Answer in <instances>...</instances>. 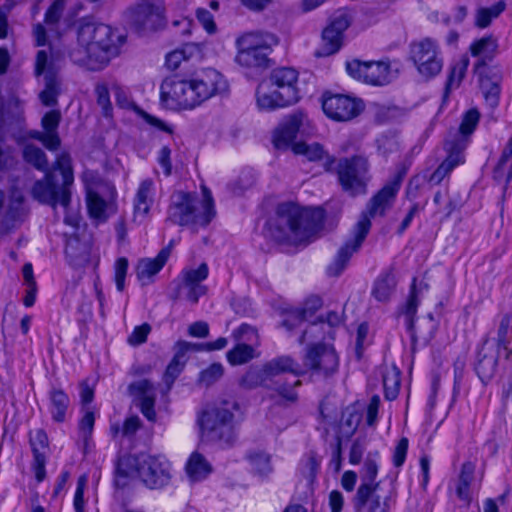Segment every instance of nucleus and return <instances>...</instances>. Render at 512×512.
<instances>
[{
    "label": "nucleus",
    "mask_w": 512,
    "mask_h": 512,
    "mask_svg": "<svg viewBox=\"0 0 512 512\" xmlns=\"http://www.w3.org/2000/svg\"><path fill=\"white\" fill-rule=\"evenodd\" d=\"M74 183L72 157L69 152L57 154L52 170L47 171L32 188L33 197L53 209L61 205L67 209L71 201V187Z\"/></svg>",
    "instance_id": "39448f33"
},
{
    "label": "nucleus",
    "mask_w": 512,
    "mask_h": 512,
    "mask_svg": "<svg viewBox=\"0 0 512 512\" xmlns=\"http://www.w3.org/2000/svg\"><path fill=\"white\" fill-rule=\"evenodd\" d=\"M497 48V39L489 35L473 42L470 46V52L472 56H484L490 59L496 54Z\"/></svg>",
    "instance_id": "37998d69"
},
{
    "label": "nucleus",
    "mask_w": 512,
    "mask_h": 512,
    "mask_svg": "<svg viewBox=\"0 0 512 512\" xmlns=\"http://www.w3.org/2000/svg\"><path fill=\"white\" fill-rule=\"evenodd\" d=\"M292 151L296 155H303L309 161H317L324 157L325 151L318 143L307 144L305 142H297L292 145Z\"/></svg>",
    "instance_id": "49530a36"
},
{
    "label": "nucleus",
    "mask_w": 512,
    "mask_h": 512,
    "mask_svg": "<svg viewBox=\"0 0 512 512\" xmlns=\"http://www.w3.org/2000/svg\"><path fill=\"white\" fill-rule=\"evenodd\" d=\"M348 74L356 80L373 86H383L391 82L393 76L387 61L352 60L347 62Z\"/></svg>",
    "instance_id": "2eb2a0df"
},
{
    "label": "nucleus",
    "mask_w": 512,
    "mask_h": 512,
    "mask_svg": "<svg viewBox=\"0 0 512 512\" xmlns=\"http://www.w3.org/2000/svg\"><path fill=\"white\" fill-rule=\"evenodd\" d=\"M237 407L235 401L224 400L203 411L198 419L202 434L211 440L230 442L233 438V410Z\"/></svg>",
    "instance_id": "1a4fd4ad"
},
{
    "label": "nucleus",
    "mask_w": 512,
    "mask_h": 512,
    "mask_svg": "<svg viewBox=\"0 0 512 512\" xmlns=\"http://www.w3.org/2000/svg\"><path fill=\"white\" fill-rule=\"evenodd\" d=\"M139 480L149 489H159L172 477V465L164 455L140 454L126 460Z\"/></svg>",
    "instance_id": "9d476101"
},
{
    "label": "nucleus",
    "mask_w": 512,
    "mask_h": 512,
    "mask_svg": "<svg viewBox=\"0 0 512 512\" xmlns=\"http://www.w3.org/2000/svg\"><path fill=\"white\" fill-rule=\"evenodd\" d=\"M303 365L314 375L328 377L337 372L339 357L332 346L319 343L307 348Z\"/></svg>",
    "instance_id": "dca6fc26"
},
{
    "label": "nucleus",
    "mask_w": 512,
    "mask_h": 512,
    "mask_svg": "<svg viewBox=\"0 0 512 512\" xmlns=\"http://www.w3.org/2000/svg\"><path fill=\"white\" fill-rule=\"evenodd\" d=\"M162 0H137L125 12L129 25L137 30H154L164 17Z\"/></svg>",
    "instance_id": "ddd939ff"
},
{
    "label": "nucleus",
    "mask_w": 512,
    "mask_h": 512,
    "mask_svg": "<svg viewBox=\"0 0 512 512\" xmlns=\"http://www.w3.org/2000/svg\"><path fill=\"white\" fill-rule=\"evenodd\" d=\"M474 471V464L471 462H465L461 467L456 488L457 496L468 503L471 501L470 485L474 479Z\"/></svg>",
    "instance_id": "e433bc0d"
},
{
    "label": "nucleus",
    "mask_w": 512,
    "mask_h": 512,
    "mask_svg": "<svg viewBox=\"0 0 512 512\" xmlns=\"http://www.w3.org/2000/svg\"><path fill=\"white\" fill-rule=\"evenodd\" d=\"M512 330V313H506L502 315L498 332H497V346L498 348L508 349L510 339L508 337L509 332Z\"/></svg>",
    "instance_id": "3c124183"
},
{
    "label": "nucleus",
    "mask_w": 512,
    "mask_h": 512,
    "mask_svg": "<svg viewBox=\"0 0 512 512\" xmlns=\"http://www.w3.org/2000/svg\"><path fill=\"white\" fill-rule=\"evenodd\" d=\"M263 365L270 380L282 373H291L295 376H300L306 372L292 357L287 355L275 357L265 362Z\"/></svg>",
    "instance_id": "cd10ccee"
},
{
    "label": "nucleus",
    "mask_w": 512,
    "mask_h": 512,
    "mask_svg": "<svg viewBox=\"0 0 512 512\" xmlns=\"http://www.w3.org/2000/svg\"><path fill=\"white\" fill-rule=\"evenodd\" d=\"M324 214L320 208H305L287 202L277 208L273 236L279 242L308 243L321 229Z\"/></svg>",
    "instance_id": "20e7f679"
},
{
    "label": "nucleus",
    "mask_w": 512,
    "mask_h": 512,
    "mask_svg": "<svg viewBox=\"0 0 512 512\" xmlns=\"http://www.w3.org/2000/svg\"><path fill=\"white\" fill-rule=\"evenodd\" d=\"M383 387L385 391V397L388 400H394L399 392L400 378L396 371L386 373L383 376Z\"/></svg>",
    "instance_id": "603ef678"
},
{
    "label": "nucleus",
    "mask_w": 512,
    "mask_h": 512,
    "mask_svg": "<svg viewBox=\"0 0 512 512\" xmlns=\"http://www.w3.org/2000/svg\"><path fill=\"white\" fill-rule=\"evenodd\" d=\"M45 88L40 93L39 97L43 105L53 106L57 102V95L59 93V83L55 74L47 71L44 75Z\"/></svg>",
    "instance_id": "79ce46f5"
},
{
    "label": "nucleus",
    "mask_w": 512,
    "mask_h": 512,
    "mask_svg": "<svg viewBox=\"0 0 512 512\" xmlns=\"http://www.w3.org/2000/svg\"><path fill=\"white\" fill-rule=\"evenodd\" d=\"M479 117L480 114L476 109H470L464 114L458 131L445 143L448 156L432 173L430 182L439 184L456 166L464 162L463 152L468 145L469 136L479 122Z\"/></svg>",
    "instance_id": "6e6552de"
},
{
    "label": "nucleus",
    "mask_w": 512,
    "mask_h": 512,
    "mask_svg": "<svg viewBox=\"0 0 512 512\" xmlns=\"http://www.w3.org/2000/svg\"><path fill=\"white\" fill-rule=\"evenodd\" d=\"M308 125V117L301 110L286 116L274 131L273 144L275 148L281 150L292 149L298 133L303 132Z\"/></svg>",
    "instance_id": "6ab92c4d"
},
{
    "label": "nucleus",
    "mask_w": 512,
    "mask_h": 512,
    "mask_svg": "<svg viewBox=\"0 0 512 512\" xmlns=\"http://www.w3.org/2000/svg\"><path fill=\"white\" fill-rule=\"evenodd\" d=\"M349 16L340 12L336 14L322 32V45L315 52L317 57H326L336 53L342 46L343 33L349 27Z\"/></svg>",
    "instance_id": "aec40b11"
},
{
    "label": "nucleus",
    "mask_w": 512,
    "mask_h": 512,
    "mask_svg": "<svg viewBox=\"0 0 512 512\" xmlns=\"http://www.w3.org/2000/svg\"><path fill=\"white\" fill-rule=\"evenodd\" d=\"M408 439L406 437L401 438L393 451V464L395 467H401L406 459L408 451Z\"/></svg>",
    "instance_id": "0e129e2a"
},
{
    "label": "nucleus",
    "mask_w": 512,
    "mask_h": 512,
    "mask_svg": "<svg viewBox=\"0 0 512 512\" xmlns=\"http://www.w3.org/2000/svg\"><path fill=\"white\" fill-rule=\"evenodd\" d=\"M225 77L214 68L195 72L191 78H166L160 87L161 102L172 110L193 109L228 91Z\"/></svg>",
    "instance_id": "f257e3e1"
},
{
    "label": "nucleus",
    "mask_w": 512,
    "mask_h": 512,
    "mask_svg": "<svg viewBox=\"0 0 512 512\" xmlns=\"http://www.w3.org/2000/svg\"><path fill=\"white\" fill-rule=\"evenodd\" d=\"M124 36L103 23H82L77 32V45L70 51L71 60L91 71L105 68L119 55Z\"/></svg>",
    "instance_id": "f03ea898"
},
{
    "label": "nucleus",
    "mask_w": 512,
    "mask_h": 512,
    "mask_svg": "<svg viewBox=\"0 0 512 512\" xmlns=\"http://www.w3.org/2000/svg\"><path fill=\"white\" fill-rule=\"evenodd\" d=\"M270 378L264 365L261 367L251 366L239 380V385L245 390H253L258 387L270 388Z\"/></svg>",
    "instance_id": "f704fd0d"
},
{
    "label": "nucleus",
    "mask_w": 512,
    "mask_h": 512,
    "mask_svg": "<svg viewBox=\"0 0 512 512\" xmlns=\"http://www.w3.org/2000/svg\"><path fill=\"white\" fill-rule=\"evenodd\" d=\"M320 466V461L314 453L307 455L303 463V473L310 479L315 478Z\"/></svg>",
    "instance_id": "774afa93"
},
{
    "label": "nucleus",
    "mask_w": 512,
    "mask_h": 512,
    "mask_svg": "<svg viewBox=\"0 0 512 512\" xmlns=\"http://www.w3.org/2000/svg\"><path fill=\"white\" fill-rule=\"evenodd\" d=\"M367 161L362 157L342 159L338 164V179L342 188L351 195L365 192L364 175Z\"/></svg>",
    "instance_id": "f3484780"
},
{
    "label": "nucleus",
    "mask_w": 512,
    "mask_h": 512,
    "mask_svg": "<svg viewBox=\"0 0 512 512\" xmlns=\"http://www.w3.org/2000/svg\"><path fill=\"white\" fill-rule=\"evenodd\" d=\"M65 0H54L45 13L44 23L48 26L58 24L65 10Z\"/></svg>",
    "instance_id": "5fc2aeb1"
},
{
    "label": "nucleus",
    "mask_w": 512,
    "mask_h": 512,
    "mask_svg": "<svg viewBox=\"0 0 512 512\" xmlns=\"http://www.w3.org/2000/svg\"><path fill=\"white\" fill-rule=\"evenodd\" d=\"M397 281L391 270L382 272L374 281L371 294L378 301L386 303L394 294Z\"/></svg>",
    "instance_id": "7c9ffc66"
},
{
    "label": "nucleus",
    "mask_w": 512,
    "mask_h": 512,
    "mask_svg": "<svg viewBox=\"0 0 512 512\" xmlns=\"http://www.w3.org/2000/svg\"><path fill=\"white\" fill-rule=\"evenodd\" d=\"M95 423L94 413L91 411H87L84 416L81 418L79 422V431L81 437L86 442L88 438L91 436L93 427Z\"/></svg>",
    "instance_id": "e2e57ef3"
},
{
    "label": "nucleus",
    "mask_w": 512,
    "mask_h": 512,
    "mask_svg": "<svg viewBox=\"0 0 512 512\" xmlns=\"http://www.w3.org/2000/svg\"><path fill=\"white\" fill-rule=\"evenodd\" d=\"M224 375V367L221 363H213L202 370L198 377V383L205 387H210L219 381Z\"/></svg>",
    "instance_id": "de8ad7c7"
},
{
    "label": "nucleus",
    "mask_w": 512,
    "mask_h": 512,
    "mask_svg": "<svg viewBox=\"0 0 512 512\" xmlns=\"http://www.w3.org/2000/svg\"><path fill=\"white\" fill-rule=\"evenodd\" d=\"M480 88L486 101L492 107L498 104L500 88L497 81H493L488 76L480 77Z\"/></svg>",
    "instance_id": "09e8293b"
},
{
    "label": "nucleus",
    "mask_w": 512,
    "mask_h": 512,
    "mask_svg": "<svg viewBox=\"0 0 512 512\" xmlns=\"http://www.w3.org/2000/svg\"><path fill=\"white\" fill-rule=\"evenodd\" d=\"M186 474L191 482L206 479L212 472V465L199 452H193L185 466Z\"/></svg>",
    "instance_id": "72a5a7b5"
},
{
    "label": "nucleus",
    "mask_w": 512,
    "mask_h": 512,
    "mask_svg": "<svg viewBox=\"0 0 512 512\" xmlns=\"http://www.w3.org/2000/svg\"><path fill=\"white\" fill-rule=\"evenodd\" d=\"M29 442L33 453L32 470L38 482L46 476V456L49 450V441L43 429H36L29 432Z\"/></svg>",
    "instance_id": "4be33fe9"
},
{
    "label": "nucleus",
    "mask_w": 512,
    "mask_h": 512,
    "mask_svg": "<svg viewBox=\"0 0 512 512\" xmlns=\"http://www.w3.org/2000/svg\"><path fill=\"white\" fill-rule=\"evenodd\" d=\"M159 165L163 168L165 176H170L172 173L171 163V149L168 146H163L157 156Z\"/></svg>",
    "instance_id": "338daca9"
},
{
    "label": "nucleus",
    "mask_w": 512,
    "mask_h": 512,
    "mask_svg": "<svg viewBox=\"0 0 512 512\" xmlns=\"http://www.w3.org/2000/svg\"><path fill=\"white\" fill-rule=\"evenodd\" d=\"M429 286L426 282H420L419 287L416 286V279L411 285L410 294L404 307V313L408 319L409 325L412 326L413 317L415 316L420 300L418 294L428 290Z\"/></svg>",
    "instance_id": "c03bdc74"
},
{
    "label": "nucleus",
    "mask_w": 512,
    "mask_h": 512,
    "mask_svg": "<svg viewBox=\"0 0 512 512\" xmlns=\"http://www.w3.org/2000/svg\"><path fill=\"white\" fill-rule=\"evenodd\" d=\"M32 139H35L43 144L49 151H56L61 145L59 135L46 134L44 131L34 130L29 133Z\"/></svg>",
    "instance_id": "6e6d98bb"
},
{
    "label": "nucleus",
    "mask_w": 512,
    "mask_h": 512,
    "mask_svg": "<svg viewBox=\"0 0 512 512\" xmlns=\"http://www.w3.org/2000/svg\"><path fill=\"white\" fill-rule=\"evenodd\" d=\"M298 72L290 67L274 69L267 82L256 90L257 105L263 110H275L297 103L300 99L297 88Z\"/></svg>",
    "instance_id": "423d86ee"
},
{
    "label": "nucleus",
    "mask_w": 512,
    "mask_h": 512,
    "mask_svg": "<svg viewBox=\"0 0 512 512\" xmlns=\"http://www.w3.org/2000/svg\"><path fill=\"white\" fill-rule=\"evenodd\" d=\"M378 457L379 453L377 451L367 454L360 471L361 484L375 485L377 483L375 480L378 474Z\"/></svg>",
    "instance_id": "a18cd8bd"
},
{
    "label": "nucleus",
    "mask_w": 512,
    "mask_h": 512,
    "mask_svg": "<svg viewBox=\"0 0 512 512\" xmlns=\"http://www.w3.org/2000/svg\"><path fill=\"white\" fill-rule=\"evenodd\" d=\"M468 65L469 59L464 57L452 67L446 84V91L457 88L460 85V82L465 76Z\"/></svg>",
    "instance_id": "8fccbe9b"
},
{
    "label": "nucleus",
    "mask_w": 512,
    "mask_h": 512,
    "mask_svg": "<svg viewBox=\"0 0 512 512\" xmlns=\"http://www.w3.org/2000/svg\"><path fill=\"white\" fill-rule=\"evenodd\" d=\"M88 482L86 475H81L77 481V488L74 495V508L76 512L85 511L84 491Z\"/></svg>",
    "instance_id": "bf43d9fd"
},
{
    "label": "nucleus",
    "mask_w": 512,
    "mask_h": 512,
    "mask_svg": "<svg viewBox=\"0 0 512 512\" xmlns=\"http://www.w3.org/2000/svg\"><path fill=\"white\" fill-rule=\"evenodd\" d=\"M23 198L20 193L14 192L13 198L10 201L8 210L2 219L0 233L6 234L13 228H15V222L20 216V209Z\"/></svg>",
    "instance_id": "58836bf2"
},
{
    "label": "nucleus",
    "mask_w": 512,
    "mask_h": 512,
    "mask_svg": "<svg viewBox=\"0 0 512 512\" xmlns=\"http://www.w3.org/2000/svg\"><path fill=\"white\" fill-rule=\"evenodd\" d=\"M505 7L506 5L503 1H498L491 7L479 8L475 15V25L482 29L488 27L492 20L505 10Z\"/></svg>",
    "instance_id": "a19ab883"
},
{
    "label": "nucleus",
    "mask_w": 512,
    "mask_h": 512,
    "mask_svg": "<svg viewBox=\"0 0 512 512\" xmlns=\"http://www.w3.org/2000/svg\"><path fill=\"white\" fill-rule=\"evenodd\" d=\"M249 471L260 479L267 478L272 472L271 456L261 450H251L245 456Z\"/></svg>",
    "instance_id": "473e14b6"
},
{
    "label": "nucleus",
    "mask_w": 512,
    "mask_h": 512,
    "mask_svg": "<svg viewBox=\"0 0 512 512\" xmlns=\"http://www.w3.org/2000/svg\"><path fill=\"white\" fill-rule=\"evenodd\" d=\"M215 216L213 198L207 188H203V200L195 193L175 192L168 208V220L180 226H189L196 231L206 227Z\"/></svg>",
    "instance_id": "0eeeda50"
},
{
    "label": "nucleus",
    "mask_w": 512,
    "mask_h": 512,
    "mask_svg": "<svg viewBox=\"0 0 512 512\" xmlns=\"http://www.w3.org/2000/svg\"><path fill=\"white\" fill-rule=\"evenodd\" d=\"M61 121V114L58 110L47 112L41 120V126L46 134L59 135L57 132Z\"/></svg>",
    "instance_id": "4d7b16f0"
},
{
    "label": "nucleus",
    "mask_w": 512,
    "mask_h": 512,
    "mask_svg": "<svg viewBox=\"0 0 512 512\" xmlns=\"http://www.w3.org/2000/svg\"><path fill=\"white\" fill-rule=\"evenodd\" d=\"M129 392L137 398L142 414L149 421L154 422L156 420L154 409L156 393L153 384L147 379H142L131 383L129 385Z\"/></svg>",
    "instance_id": "5701e85b"
},
{
    "label": "nucleus",
    "mask_w": 512,
    "mask_h": 512,
    "mask_svg": "<svg viewBox=\"0 0 512 512\" xmlns=\"http://www.w3.org/2000/svg\"><path fill=\"white\" fill-rule=\"evenodd\" d=\"M400 189V180L394 179L384 185L369 201L367 211L362 213L357 223L354 225L352 235L343 246L339 248L333 261L327 267V273L330 276H339L346 268L350 258L356 253L371 228V218L384 216L389 210Z\"/></svg>",
    "instance_id": "7ed1b4c3"
},
{
    "label": "nucleus",
    "mask_w": 512,
    "mask_h": 512,
    "mask_svg": "<svg viewBox=\"0 0 512 512\" xmlns=\"http://www.w3.org/2000/svg\"><path fill=\"white\" fill-rule=\"evenodd\" d=\"M322 306V300L318 296L309 297L303 307L299 310L289 313L282 321V326L287 330L299 326L303 321L309 319Z\"/></svg>",
    "instance_id": "bb28decb"
},
{
    "label": "nucleus",
    "mask_w": 512,
    "mask_h": 512,
    "mask_svg": "<svg viewBox=\"0 0 512 512\" xmlns=\"http://www.w3.org/2000/svg\"><path fill=\"white\" fill-rule=\"evenodd\" d=\"M232 336L238 342H249L251 345H258L259 343L257 330L248 324L239 326L233 331Z\"/></svg>",
    "instance_id": "864d4df0"
},
{
    "label": "nucleus",
    "mask_w": 512,
    "mask_h": 512,
    "mask_svg": "<svg viewBox=\"0 0 512 512\" xmlns=\"http://www.w3.org/2000/svg\"><path fill=\"white\" fill-rule=\"evenodd\" d=\"M362 102L344 94L325 92L322 96V109L327 117L335 121H349L362 111Z\"/></svg>",
    "instance_id": "a211bd4d"
},
{
    "label": "nucleus",
    "mask_w": 512,
    "mask_h": 512,
    "mask_svg": "<svg viewBox=\"0 0 512 512\" xmlns=\"http://www.w3.org/2000/svg\"><path fill=\"white\" fill-rule=\"evenodd\" d=\"M155 196V183L152 179L140 182L133 202L134 221H143L149 214Z\"/></svg>",
    "instance_id": "b1692460"
},
{
    "label": "nucleus",
    "mask_w": 512,
    "mask_h": 512,
    "mask_svg": "<svg viewBox=\"0 0 512 512\" xmlns=\"http://www.w3.org/2000/svg\"><path fill=\"white\" fill-rule=\"evenodd\" d=\"M172 249V243L162 248L155 258H145L138 262L137 277L145 285L155 276L167 262Z\"/></svg>",
    "instance_id": "393cba45"
},
{
    "label": "nucleus",
    "mask_w": 512,
    "mask_h": 512,
    "mask_svg": "<svg viewBox=\"0 0 512 512\" xmlns=\"http://www.w3.org/2000/svg\"><path fill=\"white\" fill-rule=\"evenodd\" d=\"M301 381L296 380L293 383L276 382L274 386H270L269 390L273 391V398H278L281 404L290 405L298 401V393L296 388L301 386Z\"/></svg>",
    "instance_id": "c9c22d12"
},
{
    "label": "nucleus",
    "mask_w": 512,
    "mask_h": 512,
    "mask_svg": "<svg viewBox=\"0 0 512 512\" xmlns=\"http://www.w3.org/2000/svg\"><path fill=\"white\" fill-rule=\"evenodd\" d=\"M185 364L176 360H171L168 364L166 371L163 376V380L166 383L168 389L171 388L175 379L180 375Z\"/></svg>",
    "instance_id": "052dcab7"
},
{
    "label": "nucleus",
    "mask_w": 512,
    "mask_h": 512,
    "mask_svg": "<svg viewBox=\"0 0 512 512\" xmlns=\"http://www.w3.org/2000/svg\"><path fill=\"white\" fill-rule=\"evenodd\" d=\"M196 17L207 33L214 34L216 32L217 26L214 21V17L208 10L198 8L196 11Z\"/></svg>",
    "instance_id": "680f3d73"
},
{
    "label": "nucleus",
    "mask_w": 512,
    "mask_h": 512,
    "mask_svg": "<svg viewBox=\"0 0 512 512\" xmlns=\"http://www.w3.org/2000/svg\"><path fill=\"white\" fill-rule=\"evenodd\" d=\"M86 203L90 217L99 222L107 221V219L117 211L114 200H105L93 190H88Z\"/></svg>",
    "instance_id": "a878e982"
},
{
    "label": "nucleus",
    "mask_w": 512,
    "mask_h": 512,
    "mask_svg": "<svg viewBox=\"0 0 512 512\" xmlns=\"http://www.w3.org/2000/svg\"><path fill=\"white\" fill-rule=\"evenodd\" d=\"M379 483L360 484L352 503L355 512H388L389 498L378 493Z\"/></svg>",
    "instance_id": "412c9836"
},
{
    "label": "nucleus",
    "mask_w": 512,
    "mask_h": 512,
    "mask_svg": "<svg viewBox=\"0 0 512 512\" xmlns=\"http://www.w3.org/2000/svg\"><path fill=\"white\" fill-rule=\"evenodd\" d=\"M410 59L419 74L427 79L439 74L443 67L439 45L429 37L410 44Z\"/></svg>",
    "instance_id": "f8f14e48"
},
{
    "label": "nucleus",
    "mask_w": 512,
    "mask_h": 512,
    "mask_svg": "<svg viewBox=\"0 0 512 512\" xmlns=\"http://www.w3.org/2000/svg\"><path fill=\"white\" fill-rule=\"evenodd\" d=\"M498 366V352L482 347L478 352L475 370L483 383L489 382L495 375Z\"/></svg>",
    "instance_id": "c85d7f7f"
},
{
    "label": "nucleus",
    "mask_w": 512,
    "mask_h": 512,
    "mask_svg": "<svg viewBox=\"0 0 512 512\" xmlns=\"http://www.w3.org/2000/svg\"><path fill=\"white\" fill-rule=\"evenodd\" d=\"M22 156L25 162L32 165L35 169L46 171L48 169V159L45 152L34 144L24 146Z\"/></svg>",
    "instance_id": "ea45409f"
},
{
    "label": "nucleus",
    "mask_w": 512,
    "mask_h": 512,
    "mask_svg": "<svg viewBox=\"0 0 512 512\" xmlns=\"http://www.w3.org/2000/svg\"><path fill=\"white\" fill-rule=\"evenodd\" d=\"M227 361L233 365H242L258 357L253 345L244 342L238 343L226 354Z\"/></svg>",
    "instance_id": "4c0bfd02"
},
{
    "label": "nucleus",
    "mask_w": 512,
    "mask_h": 512,
    "mask_svg": "<svg viewBox=\"0 0 512 512\" xmlns=\"http://www.w3.org/2000/svg\"><path fill=\"white\" fill-rule=\"evenodd\" d=\"M128 270V260L125 257L117 259L115 262V283L117 290L122 292L125 287V278Z\"/></svg>",
    "instance_id": "13d9d810"
},
{
    "label": "nucleus",
    "mask_w": 512,
    "mask_h": 512,
    "mask_svg": "<svg viewBox=\"0 0 512 512\" xmlns=\"http://www.w3.org/2000/svg\"><path fill=\"white\" fill-rule=\"evenodd\" d=\"M235 61L247 68L265 69L269 67L270 43L260 33L249 32L236 39Z\"/></svg>",
    "instance_id": "9b49d317"
},
{
    "label": "nucleus",
    "mask_w": 512,
    "mask_h": 512,
    "mask_svg": "<svg viewBox=\"0 0 512 512\" xmlns=\"http://www.w3.org/2000/svg\"><path fill=\"white\" fill-rule=\"evenodd\" d=\"M208 275L209 268L205 262L197 268H184L179 275V283L173 299H179L184 294L189 302L196 304L199 298L207 293V286L203 284V281L207 279Z\"/></svg>",
    "instance_id": "4468645a"
},
{
    "label": "nucleus",
    "mask_w": 512,
    "mask_h": 512,
    "mask_svg": "<svg viewBox=\"0 0 512 512\" xmlns=\"http://www.w3.org/2000/svg\"><path fill=\"white\" fill-rule=\"evenodd\" d=\"M150 330V326L146 323L140 326H136L131 335L128 337L129 344L140 345L144 343L147 339Z\"/></svg>",
    "instance_id": "69168bd1"
},
{
    "label": "nucleus",
    "mask_w": 512,
    "mask_h": 512,
    "mask_svg": "<svg viewBox=\"0 0 512 512\" xmlns=\"http://www.w3.org/2000/svg\"><path fill=\"white\" fill-rule=\"evenodd\" d=\"M48 409L55 422L62 423L70 405L69 396L61 388L52 387L48 392Z\"/></svg>",
    "instance_id": "c756f323"
},
{
    "label": "nucleus",
    "mask_w": 512,
    "mask_h": 512,
    "mask_svg": "<svg viewBox=\"0 0 512 512\" xmlns=\"http://www.w3.org/2000/svg\"><path fill=\"white\" fill-rule=\"evenodd\" d=\"M203 45L198 43H186L181 48L175 49L166 55L165 64L168 69L176 70L183 61L191 58H200Z\"/></svg>",
    "instance_id": "2f4dec72"
}]
</instances>
